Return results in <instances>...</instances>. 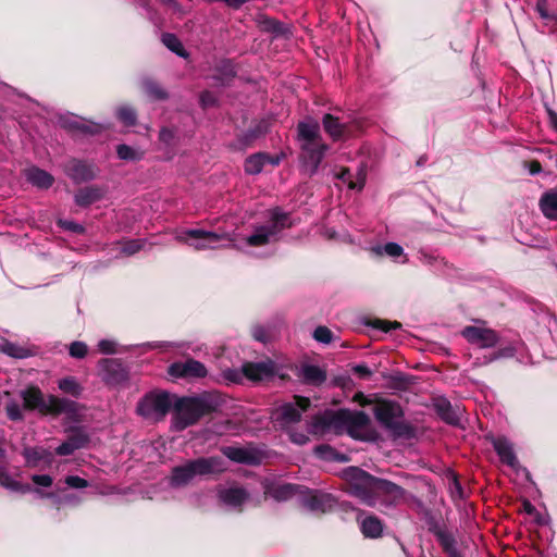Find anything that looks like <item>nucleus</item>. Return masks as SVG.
I'll list each match as a JSON object with an SVG mask.
<instances>
[{
    "mask_svg": "<svg viewBox=\"0 0 557 557\" xmlns=\"http://www.w3.org/2000/svg\"><path fill=\"white\" fill-rule=\"evenodd\" d=\"M343 480L346 492L359 498L364 505L373 507L377 499L386 505L394 506L400 503L406 490L386 479L372 475L359 467H348L343 470Z\"/></svg>",
    "mask_w": 557,
    "mask_h": 557,
    "instance_id": "nucleus-1",
    "label": "nucleus"
},
{
    "mask_svg": "<svg viewBox=\"0 0 557 557\" xmlns=\"http://www.w3.org/2000/svg\"><path fill=\"white\" fill-rule=\"evenodd\" d=\"M221 397L215 393H202L198 396L176 398L173 405V421L175 429L183 431L195 425L198 421L220 410Z\"/></svg>",
    "mask_w": 557,
    "mask_h": 557,
    "instance_id": "nucleus-2",
    "label": "nucleus"
},
{
    "mask_svg": "<svg viewBox=\"0 0 557 557\" xmlns=\"http://www.w3.org/2000/svg\"><path fill=\"white\" fill-rule=\"evenodd\" d=\"M297 140L300 143V161L309 174L314 175L329 150V145L323 141L320 124L310 119L297 124Z\"/></svg>",
    "mask_w": 557,
    "mask_h": 557,
    "instance_id": "nucleus-3",
    "label": "nucleus"
},
{
    "mask_svg": "<svg viewBox=\"0 0 557 557\" xmlns=\"http://www.w3.org/2000/svg\"><path fill=\"white\" fill-rule=\"evenodd\" d=\"M370 424L369 416L363 411H350L349 409L331 410L315 414L312 418V428L315 432L335 431L347 429L350 434L354 430L363 429Z\"/></svg>",
    "mask_w": 557,
    "mask_h": 557,
    "instance_id": "nucleus-4",
    "label": "nucleus"
},
{
    "mask_svg": "<svg viewBox=\"0 0 557 557\" xmlns=\"http://www.w3.org/2000/svg\"><path fill=\"white\" fill-rule=\"evenodd\" d=\"M373 414L376 421L396 438L410 440L414 436V429L408 422L401 420L404 409L395 400L380 398L373 407Z\"/></svg>",
    "mask_w": 557,
    "mask_h": 557,
    "instance_id": "nucleus-5",
    "label": "nucleus"
},
{
    "mask_svg": "<svg viewBox=\"0 0 557 557\" xmlns=\"http://www.w3.org/2000/svg\"><path fill=\"white\" fill-rule=\"evenodd\" d=\"M221 461L218 457H200L175 466L169 476V485L172 488L187 486L197 475H209L220 471Z\"/></svg>",
    "mask_w": 557,
    "mask_h": 557,
    "instance_id": "nucleus-6",
    "label": "nucleus"
},
{
    "mask_svg": "<svg viewBox=\"0 0 557 557\" xmlns=\"http://www.w3.org/2000/svg\"><path fill=\"white\" fill-rule=\"evenodd\" d=\"M173 405L168 392L149 393L138 403L137 411L143 417H150L154 413L165 416Z\"/></svg>",
    "mask_w": 557,
    "mask_h": 557,
    "instance_id": "nucleus-7",
    "label": "nucleus"
},
{
    "mask_svg": "<svg viewBox=\"0 0 557 557\" xmlns=\"http://www.w3.org/2000/svg\"><path fill=\"white\" fill-rule=\"evenodd\" d=\"M168 374L174 379L194 381L206 377L208 370L202 362L194 358H186L171 363L168 368Z\"/></svg>",
    "mask_w": 557,
    "mask_h": 557,
    "instance_id": "nucleus-8",
    "label": "nucleus"
},
{
    "mask_svg": "<svg viewBox=\"0 0 557 557\" xmlns=\"http://www.w3.org/2000/svg\"><path fill=\"white\" fill-rule=\"evenodd\" d=\"M294 399L295 404L286 403L278 408L276 420L281 424L298 423L301 420V413L306 412L311 406L308 397L295 395Z\"/></svg>",
    "mask_w": 557,
    "mask_h": 557,
    "instance_id": "nucleus-9",
    "label": "nucleus"
},
{
    "mask_svg": "<svg viewBox=\"0 0 557 557\" xmlns=\"http://www.w3.org/2000/svg\"><path fill=\"white\" fill-rule=\"evenodd\" d=\"M90 443V436L83 426L70 428L66 441L55 448L58 456H70L75 450L85 448Z\"/></svg>",
    "mask_w": 557,
    "mask_h": 557,
    "instance_id": "nucleus-10",
    "label": "nucleus"
},
{
    "mask_svg": "<svg viewBox=\"0 0 557 557\" xmlns=\"http://www.w3.org/2000/svg\"><path fill=\"white\" fill-rule=\"evenodd\" d=\"M99 367L102 380L108 385H117L128 380V371L121 359H101Z\"/></svg>",
    "mask_w": 557,
    "mask_h": 557,
    "instance_id": "nucleus-11",
    "label": "nucleus"
},
{
    "mask_svg": "<svg viewBox=\"0 0 557 557\" xmlns=\"http://www.w3.org/2000/svg\"><path fill=\"white\" fill-rule=\"evenodd\" d=\"M302 504L313 512L325 513L332 511L336 506V499L329 493L304 488Z\"/></svg>",
    "mask_w": 557,
    "mask_h": 557,
    "instance_id": "nucleus-12",
    "label": "nucleus"
},
{
    "mask_svg": "<svg viewBox=\"0 0 557 557\" xmlns=\"http://www.w3.org/2000/svg\"><path fill=\"white\" fill-rule=\"evenodd\" d=\"M78 403L64 397L49 394L46 396L42 416L58 417L60 414L75 416L79 412Z\"/></svg>",
    "mask_w": 557,
    "mask_h": 557,
    "instance_id": "nucleus-13",
    "label": "nucleus"
},
{
    "mask_svg": "<svg viewBox=\"0 0 557 557\" xmlns=\"http://www.w3.org/2000/svg\"><path fill=\"white\" fill-rule=\"evenodd\" d=\"M462 336L470 344L478 345L480 348L495 347L499 341V337L494 330L473 325L466 326L462 330Z\"/></svg>",
    "mask_w": 557,
    "mask_h": 557,
    "instance_id": "nucleus-14",
    "label": "nucleus"
},
{
    "mask_svg": "<svg viewBox=\"0 0 557 557\" xmlns=\"http://www.w3.org/2000/svg\"><path fill=\"white\" fill-rule=\"evenodd\" d=\"M243 374L252 382H260L270 379L275 373V366L272 361L245 362L242 366Z\"/></svg>",
    "mask_w": 557,
    "mask_h": 557,
    "instance_id": "nucleus-15",
    "label": "nucleus"
},
{
    "mask_svg": "<svg viewBox=\"0 0 557 557\" xmlns=\"http://www.w3.org/2000/svg\"><path fill=\"white\" fill-rule=\"evenodd\" d=\"M65 173L72 181L78 184L96 177L95 166L77 159H71L65 164Z\"/></svg>",
    "mask_w": 557,
    "mask_h": 557,
    "instance_id": "nucleus-16",
    "label": "nucleus"
},
{
    "mask_svg": "<svg viewBox=\"0 0 557 557\" xmlns=\"http://www.w3.org/2000/svg\"><path fill=\"white\" fill-rule=\"evenodd\" d=\"M305 486L293 483H270L265 485L264 494L276 502H286L297 494L304 493Z\"/></svg>",
    "mask_w": 557,
    "mask_h": 557,
    "instance_id": "nucleus-17",
    "label": "nucleus"
},
{
    "mask_svg": "<svg viewBox=\"0 0 557 557\" xmlns=\"http://www.w3.org/2000/svg\"><path fill=\"white\" fill-rule=\"evenodd\" d=\"M222 453L230 460L237 463L257 466L261 462V455L252 449L226 446L222 448Z\"/></svg>",
    "mask_w": 557,
    "mask_h": 557,
    "instance_id": "nucleus-18",
    "label": "nucleus"
},
{
    "mask_svg": "<svg viewBox=\"0 0 557 557\" xmlns=\"http://www.w3.org/2000/svg\"><path fill=\"white\" fill-rule=\"evenodd\" d=\"M20 396L23 400V409L27 411H38L42 416L46 396L36 385H29L21 391Z\"/></svg>",
    "mask_w": 557,
    "mask_h": 557,
    "instance_id": "nucleus-19",
    "label": "nucleus"
},
{
    "mask_svg": "<svg viewBox=\"0 0 557 557\" xmlns=\"http://www.w3.org/2000/svg\"><path fill=\"white\" fill-rule=\"evenodd\" d=\"M22 456L25 458V466L27 468H38L41 463L50 466L53 460L52 453L41 446L24 447Z\"/></svg>",
    "mask_w": 557,
    "mask_h": 557,
    "instance_id": "nucleus-20",
    "label": "nucleus"
},
{
    "mask_svg": "<svg viewBox=\"0 0 557 557\" xmlns=\"http://www.w3.org/2000/svg\"><path fill=\"white\" fill-rule=\"evenodd\" d=\"M429 531L434 534L448 557H463L457 549V541L451 532L441 529L437 524L430 525Z\"/></svg>",
    "mask_w": 557,
    "mask_h": 557,
    "instance_id": "nucleus-21",
    "label": "nucleus"
},
{
    "mask_svg": "<svg viewBox=\"0 0 557 557\" xmlns=\"http://www.w3.org/2000/svg\"><path fill=\"white\" fill-rule=\"evenodd\" d=\"M433 408L436 414L447 424L458 425L460 422V410L454 407L445 397H436L433 399Z\"/></svg>",
    "mask_w": 557,
    "mask_h": 557,
    "instance_id": "nucleus-22",
    "label": "nucleus"
},
{
    "mask_svg": "<svg viewBox=\"0 0 557 557\" xmlns=\"http://www.w3.org/2000/svg\"><path fill=\"white\" fill-rule=\"evenodd\" d=\"M0 485L11 492H15V493H20V494L36 492L41 497H51L52 496L51 493H45L39 488H34L30 484H27V483L23 484L16 480L12 479L11 475L5 470V468H3V467H0Z\"/></svg>",
    "mask_w": 557,
    "mask_h": 557,
    "instance_id": "nucleus-23",
    "label": "nucleus"
},
{
    "mask_svg": "<svg viewBox=\"0 0 557 557\" xmlns=\"http://www.w3.org/2000/svg\"><path fill=\"white\" fill-rule=\"evenodd\" d=\"M492 444L504 465L513 469L517 468L519 465L518 458L513 451L512 444L506 437L493 438Z\"/></svg>",
    "mask_w": 557,
    "mask_h": 557,
    "instance_id": "nucleus-24",
    "label": "nucleus"
},
{
    "mask_svg": "<svg viewBox=\"0 0 557 557\" xmlns=\"http://www.w3.org/2000/svg\"><path fill=\"white\" fill-rule=\"evenodd\" d=\"M237 76V69L235 63L230 59L221 60L214 66L212 78L218 82L220 86H231Z\"/></svg>",
    "mask_w": 557,
    "mask_h": 557,
    "instance_id": "nucleus-25",
    "label": "nucleus"
},
{
    "mask_svg": "<svg viewBox=\"0 0 557 557\" xmlns=\"http://www.w3.org/2000/svg\"><path fill=\"white\" fill-rule=\"evenodd\" d=\"M270 126L271 124L269 120L262 119L259 121H255L243 134L238 136V140L243 146L249 147L258 138L268 134L270 131Z\"/></svg>",
    "mask_w": 557,
    "mask_h": 557,
    "instance_id": "nucleus-26",
    "label": "nucleus"
},
{
    "mask_svg": "<svg viewBox=\"0 0 557 557\" xmlns=\"http://www.w3.org/2000/svg\"><path fill=\"white\" fill-rule=\"evenodd\" d=\"M322 125L325 133L334 140H342L347 132L348 126L342 123L339 119L331 113H325L322 117Z\"/></svg>",
    "mask_w": 557,
    "mask_h": 557,
    "instance_id": "nucleus-27",
    "label": "nucleus"
},
{
    "mask_svg": "<svg viewBox=\"0 0 557 557\" xmlns=\"http://www.w3.org/2000/svg\"><path fill=\"white\" fill-rule=\"evenodd\" d=\"M187 240H191L190 245L196 249H205L211 244L218 243L220 236L214 232L203 230H188L185 232Z\"/></svg>",
    "mask_w": 557,
    "mask_h": 557,
    "instance_id": "nucleus-28",
    "label": "nucleus"
},
{
    "mask_svg": "<svg viewBox=\"0 0 557 557\" xmlns=\"http://www.w3.org/2000/svg\"><path fill=\"white\" fill-rule=\"evenodd\" d=\"M64 129L72 133H79L84 135H98L102 132L103 127L97 123H86L76 119H65L61 121Z\"/></svg>",
    "mask_w": 557,
    "mask_h": 557,
    "instance_id": "nucleus-29",
    "label": "nucleus"
},
{
    "mask_svg": "<svg viewBox=\"0 0 557 557\" xmlns=\"http://www.w3.org/2000/svg\"><path fill=\"white\" fill-rule=\"evenodd\" d=\"M141 90L151 101H165L170 95L163 86L151 77H145L140 83Z\"/></svg>",
    "mask_w": 557,
    "mask_h": 557,
    "instance_id": "nucleus-30",
    "label": "nucleus"
},
{
    "mask_svg": "<svg viewBox=\"0 0 557 557\" xmlns=\"http://www.w3.org/2000/svg\"><path fill=\"white\" fill-rule=\"evenodd\" d=\"M360 530L366 539H380L383 535L384 522L373 513L363 518Z\"/></svg>",
    "mask_w": 557,
    "mask_h": 557,
    "instance_id": "nucleus-31",
    "label": "nucleus"
},
{
    "mask_svg": "<svg viewBox=\"0 0 557 557\" xmlns=\"http://www.w3.org/2000/svg\"><path fill=\"white\" fill-rule=\"evenodd\" d=\"M103 197L102 189L97 186H86L79 188L75 196L74 200L78 207L86 208L97 201H99Z\"/></svg>",
    "mask_w": 557,
    "mask_h": 557,
    "instance_id": "nucleus-32",
    "label": "nucleus"
},
{
    "mask_svg": "<svg viewBox=\"0 0 557 557\" xmlns=\"http://www.w3.org/2000/svg\"><path fill=\"white\" fill-rule=\"evenodd\" d=\"M0 352L15 359H25L36 355L35 347L21 346L16 343L4 339L0 344Z\"/></svg>",
    "mask_w": 557,
    "mask_h": 557,
    "instance_id": "nucleus-33",
    "label": "nucleus"
},
{
    "mask_svg": "<svg viewBox=\"0 0 557 557\" xmlns=\"http://www.w3.org/2000/svg\"><path fill=\"white\" fill-rule=\"evenodd\" d=\"M539 206L545 218L557 221V188L545 191L540 198Z\"/></svg>",
    "mask_w": 557,
    "mask_h": 557,
    "instance_id": "nucleus-34",
    "label": "nucleus"
},
{
    "mask_svg": "<svg viewBox=\"0 0 557 557\" xmlns=\"http://www.w3.org/2000/svg\"><path fill=\"white\" fill-rule=\"evenodd\" d=\"M27 181L37 188L48 189L54 183V177L47 171L34 166L27 171Z\"/></svg>",
    "mask_w": 557,
    "mask_h": 557,
    "instance_id": "nucleus-35",
    "label": "nucleus"
},
{
    "mask_svg": "<svg viewBox=\"0 0 557 557\" xmlns=\"http://www.w3.org/2000/svg\"><path fill=\"white\" fill-rule=\"evenodd\" d=\"M301 377L305 383L319 386L326 381V373L319 366L305 364L301 368Z\"/></svg>",
    "mask_w": 557,
    "mask_h": 557,
    "instance_id": "nucleus-36",
    "label": "nucleus"
},
{
    "mask_svg": "<svg viewBox=\"0 0 557 557\" xmlns=\"http://www.w3.org/2000/svg\"><path fill=\"white\" fill-rule=\"evenodd\" d=\"M258 26L261 32L270 33L276 37L284 36L287 33V28L282 22L267 15L259 16Z\"/></svg>",
    "mask_w": 557,
    "mask_h": 557,
    "instance_id": "nucleus-37",
    "label": "nucleus"
},
{
    "mask_svg": "<svg viewBox=\"0 0 557 557\" xmlns=\"http://www.w3.org/2000/svg\"><path fill=\"white\" fill-rule=\"evenodd\" d=\"M313 450L318 458L325 461L347 462L349 460L347 455L337 451L329 444H320Z\"/></svg>",
    "mask_w": 557,
    "mask_h": 557,
    "instance_id": "nucleus-38",
    "label": "nucleus"
},
{
    "mask_svg": "<svg viewBox=\"0 0 557 557\" xmlns=\"http://www.w3.org/2000/svg\"><path fill=\"white\" fill-rule=\"evenodd\" d=\"M293 223L289 220V213L281 212L280 209H275L272 213L271 225L265 226L272 236L276 235L285 228H290Z\"/></svg>",
    "mask_w": 557,
    "mask_h": 557,
    "instance_id": "nucleus-39",
    "label": "nucleus"
},
{
    "mask_svg": "<svg viewBox=\"0 0 557 557\" xmlns=\"http://www.w3.org/2000/svg\"><path fill=\"white\" fill-rule=\"evenodd\" d=\"M221 498L225 504L237 507L247 500L248 493L244 487H230L222 492Z\"/></svg>",
    "mask_w": 557,
    "mask_h": 557,
    "instance_id": "nucleus-40",
    "label": "nucleus"
},
{
    "mask_svg": "<svg viewBox=\"0 0 557 557\" xmlns=\"http://www.w3.org/2000/svg\"><path fill=\"white\" fill-rule=\"evenodd\" d=\"M265 152H257L245 160L244 169L247 174L257 175L262 172L265 163Z\"/></svg>",
    "mask_w": 557,
    "mask_h": 557,
    "instance_id": "nucleus-41",
    "label": "nucleus"
},
{
    "mask_svg": "<svg viewBox=\"0 0 557 557\" xmlns=\"http://www.w3.org/2000/svg\"><path fill=\"white\" fill-rule=\"evenodd\" d=\"M162 44L172 52L182 58H187L188 52L184 48L178 37L171 33H164L161 36Z\"/></svg>",
    "mask_w": 557,
    "mask_h": 557,
    "instance_id": "nucleus-42",
    "label": "nucleus"
},
{
    "mask_svg": "<svg viewBox=\"0 0 557 557\" xmlns=\"http://www.w3.org/2000/svg\"><path fill=\"white\" fill-rule=\"evenodd\" d=\"M58 387L64 394L71 395L75 398H78L84 391L83 386L73 376L61 379L58 383Z\"/></svg>",
    "mask_w": 557,
    "mask_h": 557,
    "instance_id": "nucleus-43",
    "label": "nucleus"
},
{
    "mask_svg": "<svg viewBox=\"0 0 557 557\" xmlns=\"http://www.w3.org/2000/svg\"><path fill=\"white\" fill-rule=\"evenodd\" d=\"M117 120L125 126H135L137 124V111L127 104L121 106L116 109Z\"/></svg>",
    "mask_w": 557,
    "mask_h": 557,
    "instance_id": "nucleus-44",
    "label": "nucleus"
},
{
    "mask_svg": "<svg viewBox=\"0 0 557 557\" xmlns=\"http://www.w3.org/2000/svg\"><path fill=\"white\" fill-rule=\"evenodd\" d=\"M271 236L265 226H259L252 235L247 237L246 243L251 247H261L270 243Z\"/></svg>",
    "mask_w": 557,
    "mask_h": 557,
    "instance_id": "nucleus-45",
    "label": "nucleus"
},
{
    "mask_svg": "<svg viewBox=\"0 0 557 557\" xmlns=\"http://www.w3.org/2000/svg\"><path fill=\"white\" fill-rule=\"evenodd\" d=\"M364 324L367 326H371L375 330H380L384 333H388L393 330H398L401 327V323L398 321H388V320H382L379 318L368 319V320H366Z\"/></svg>",
    "mask_w": 557,
    "mask_h": 557,
    "instance_id": "nucleus-46",
    "label": "nucleus"
},
{
    "mask_svg": "<svg viewBox=\"0 0 557 557\" xmlns=\"http://www.w3.org/2000/svg\"><path fill=\"white\" fill-rule=\"evenodd\" d=\"M116 154L123 161H139L143 159L144 153L138 151L126 144L116 146Z\"/></svg>",
    "mask_w": 557,
    "mask_h": 557,
    "instance_id": "nucleus-47",
    "label": "nucleus"
},
{
    "mask_svg": "<svg viewBox=\"0 0 557 557\" xmlns=\"http://www.w3.org/2000/svg\"><path fill=\"white\" fill-rule=\"evenodd\" d=\"M336 177L342 182L346 183L349 189H362L364 186V176H362L358 182H355L351 177L350 170L348 168H342L341 171L336 174Z\"/></svg>",
    "mask_w": 557,
    "mask_h": 557,
    "instance_id": "nucleus-48",
    "label": "nucleus"
},
{
    "mask_svg": "<svg viewBox=\"0 0 557 557\" xmlns=\"http://www.w3.org/2000/svg\"><path fill=\"white\" fill-rule=\"evenodd\" d=\"M5 412L9 420L13 422H21L24 420L22 408L15 400H11L5 405Z\"/></svg>",
    "mask_w": 557,
    "mask_h": 557,
    "instance_id": "nucleus-49",
    "label": "nucleus"
},
{
    "mask_svg": "<svg viewBox=\"0 0 557 557\" xmlns=\"http://www.w3.org/2000/svg\"><path fill=\"white\" fill-rule=\"evenodd\" d=\"M69 354L72 358L83 359L88 354V346L81 341H75L70 344Z\"/></svg>",
    "mask_w": 557,
    "mask_h": 557,
    "instance_id": "nucleus-50",
    "label": "nucleus"
},
{
    "mask_svg": "<svg viewBox=\"0 0 557 557\" xmlns=\"http://www.w3.org/2000/svg\"><path fill=\"white\" fill-rule=\"evenodd\" d=\"M313 338L323 344H330L333 339V332L324 325H319L313 332Z\"/></svg>",
    "mask_w": 557,
    "mask_h": 557,
    "instance_id": "nucleus-51",
    "label": "nucleus"
},
{
    "mask_svg": "<svg viewBox=\"0 0 557 557\" xmlns=\"http://www.w3.org/2000/svg\"><path fill=\"white\" fill-rule=\"evenodd\" d=\"M535 11L539 13L540 17L547 21H557V15L550 13L548 11V1L547 0H536Z\"/></svg>",
    "mask_w": 557,
    "mask_h": 557,
    "instance_id": "nucleus-52",
    "label": "nucleus"
},
{
    "mask_svg": "<svg viewBox=\"0 0 557 557\" xmlns=\"http://www.w3.org/2000/svg\"><path fill=\"white\" fill-rule=\"evenodd\" d=\"M199 103L202 109H208L216 107L219 101L212 91L203 90L199 96Z\"/></svg>",
    "mask_w": 557,
    "mask_h": 557,
    "instance_id": "nucleus-53",
    "label": "nucleus"
},
{
    "mask_svg": "<svg viewBox=\"0 0 557 557\" xmlns=\"http://www.w3.org/2000/svg\"><path fill=\"white\" fill-rule=\"evenodd\" d=\"M65 483L72 488H85L89 486V482L78 475H67Z\"/></svg>",
    "mask_w": 557,
    "mask_h": 557,
    "instance_id": "nucleus-54",
    "label": "nucleus"
},
{
    "mask_svg": "<svg viewBox=\"0 0 557 557\" xmlns=\"http://www.w3.org/2000/svg\"><path fill=\"white\" fill-rule=\"evenodd\" d=\"M141 249V244L139 240L131 239L123 244L122 246V252L132 256L136 252H138Z\"/></svg>",
    "mask_w": 557,
    "mask_h": 557,
    "instance_id": "nucleus-55",
    "label": "nucleus"
},
{
    "mask_svg": "<svg viewBox=\"0 0 557 557\" xmlns=\"http://www.w3.org/2000/svg\"><path fill=\"white\" fill-rule=\"evenodd\" d=\"M352 372L359 379H363V380L370 379L373 374V372L370 370V368L364 363L354 366Z\"/></svg>",
    "mask_w": 557,
    "mask_h": 557,
    "instance_id": "nucleus-56",
    "label": "nucleus"
},
{
    "mask_svg": "<svg viewBox=\"0 0 557 557\" xmlns=\"http://www.w3.org/2000/svg\"><path fill=\"white\" fill-rule=\"evenodd\" d=\"M32 481L39 486L49 487L52 485L53 480L49 474H33Z\"/></svg>",
    "mask_w": 557,
    "mask_h": 557,
    "instance_id": "nucleus-57",
    "label": "nucleus"
},
{
    "mask_svg": "<svg viewBox=\"0 0 557 557\" xmlns=\"http://www.w3.org/2000/svg\"><path fill=\"white\" fill-rule=\"evenodd\" d=\"M384 251L386 255L396 258L403 255L404 249L400 245L396 243H387L384 246Z\"/></svg>",
    "mask_w": 557,
    "mask_h": 557,
    "instance_id": "nucleus-58",
    "label": "nucleus"
},
{
    "mask_svg": "<svg viewBox=\"0 0 557 557\" xmlns=\"http://www.w3.org/2000/svg\"><path fill=\"white\" fill-rule=\"evenodd\" d=\"M243 376H244L243 371L239 372L234 369H227L224 372V377L232 383H239L242 381Z\"/></svg>",
    "mask_w": 557,
    "mask_h": 557,
    "instance_id": "nucleus-59",
    "label": "nucleus"
},
{
    "mask_svg": "<svg viewBox=\"0 0 557 557\" xmlns=\"http://www.w3.org/2000/svg\"><path fill=\"white\" fill-rule=\"evenodd\" d=\"M99 350L103 354H115V343L109 339H101L98 344Z\"/></svg>",
    "mask_w": 557,
    "mask_h": 557,
    "instance_id": "nucleus-60",
    "label": "nucleus"
},
{
    "mask_svg": "<svg viewBox=\"0 0 557 557\" xmlns=\"http://www.w3.org/2000/svg\"><path fill=\"white\" fill-rule=\"evenodd\" d=\"M60 224L67 231H71L73 233H76V234H82L84 233L85 228L83 225L76 223V222H73V221H64V222H60Z\"/></svg>",
    "mask_w": 557,
    "mask_h": 557,
    "instance_id": "nucleus-61",
    "label": "nucleus"
},
{
    "mask_svg": "<svg viewBox=\"0 0 557 557\" xmlns=\"http://www.w3.org/2000/svg\"><path fill=\"white\" fill-rule=\"evenodd\" d=\"M174 138V132L170 128L163 127L159 133V139L165 144H170Z\"/></svg>",
    "mask_w": 557,
    "mask_h": 557,
    "instance_id": "nucleus-62",
    "label": "nucleus"
},
{
    "mask_svg": "<svg viewBox=\"0 0 557 557\" xmlns=\"http://www.w3.org/2000/svg\"><path fill=\"white\" fill-rule=\"evenodd\" d=\"M209 2H224L228 8L239 9L242 5L247 3L249 0H208Z\"/></svg>",
    "mask_w": 557,
    "mask_h": 557,
    "instance_id": "nucleus-63",
    "label": "nucleus"
},
{
    "mask_svg": "<svg viewBox=\"0 0 557 557\" xmlns=\"http://www.w3.org/2000/svg\"><path fill=\"white\" fill-rule=\"evenodd\" d=\"M547 115L550 127L557 132V112L553 109H547Z\"/></svg>",
    "mask_w": 557,
    "mask_h": 557,
    "instance_id": "nucleus-64",
    "label": "nucleus"
}]
</instances>
